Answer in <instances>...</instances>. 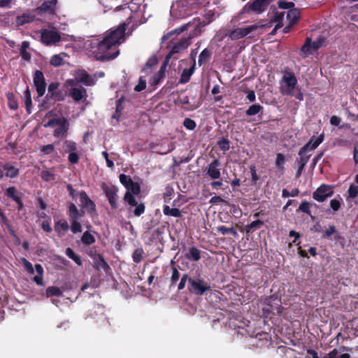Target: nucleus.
<instances>
[{"label": "nucleus", "mask_w": 358, "mask_h": 358, "mask_svg": "<svg viewBox=\"0 0 358 358\" xmlns=\"http://www.w3.org/2000/svg\"><path fill=\"white\" fill-rule=\"evenodd\" d=\"M125 31L126 24H120L107 31L101 39L92 40L90 45L96 59L104 62L116 58L120 53L117 47L124 41Z\"/></svg>", "instance_id": "obj_1"}, {"label": "nucleus", "mask_w": 358, "mask_h": 358, "mask_svg": "<svg viewBox=\"0 0 358 358\" xmlns=\"http://www.w3.org/2000/svg\"><path fill=\"white\" fill-rule=\"evenodd\" d=\"M123 200L127 204V217H140L145 211V206L143 202H138L134 195H138L141 192V187L138 182L130 181L126 187Z\"/></svg>", "instance_id": "obj_2"}, {"label": "nucleus", "mask_w": 358, "mask_h": 358, "mask_svg": "<svg viewBox=\"0 0 358 358\" xmlns=\"http://www.w3.org/2000/svg\"><path fill=\"white\" fill-rule=\"evenodd\" d=\"M215 13L211 10L206 12L202 18L195 17L188 23L183 24L179 29V32L187 30L189 27L192 28V36H199L202 31V28L210 24L214 20Z\"/></svg>", "instance_id": "obj_3"}, {"label": "nucleus", "mask_w": 358, "mask_h": 358, "mask_svg": "<svg viewBox=\"0 0 358 358\" xmlns=\"http://www.w3.org/2000/svg\"><path fill=\"white\" fill-rule=\"evenodd\" d=\"M187 289L193 294L202 296L211 289L210 283L199 275L189 279Z\"/></svg>", "instance_id": "obj_4"}, {"label": "nucleus", "mask_w": 358, "mask_h": 358, "mask_svg": "<svg viewBox=\"0 0 358 358\" xmlns=\"http://www.w3.org/2000/svg\"><path fill=\"white\" fill-rule=\"evenodd\" d=\"M273 0H253L248 2L243 8V14L259 15L264 13Z\"/></svg>", "instance_id": "obj_5"}, {"label": "nucleus", "mask_w": 358, "mask_h": 358, "mask_svg": "<svg viewBox=\"0 0 358 358\" xmlns=\"http://www.w3.org/2000/svg\"><path fill=\"white\" fill-rule=\"evenodd\" d=\"M271 23L269 24H255L251 26H248L246 27L243 28H236L235 29L231 30L228 34L229 37L233 40H238L241 38H244L245 36H248L251 32L259 29V28H264L266 27H270Z\"/></svg>", "instance_id": "obj_6"}, {"label": "nucleus", "mask_w": 358, "mask_h": 358, "mask_svg": "<svg viewBox=\"0 0 358 358\" xmlns=\"http://www.w3.org/2000/svg\"><path fill=\"white\" fill-rule=\"evenodd\" d=\"M139 8L140 5L133 2L132 1L129 3L116 6L115 10L118 11L123 10L126 14L129 15L126 22L122 23L126 24L127 27L132 22L133 19L138 18L140 17V14L138 13Z\"/></svg>", "instance_id": "obj_7"}, {"label": "nucleus", "mask_w": 358, "mask_h": 358, "mask_svg": "<svg viewBox=\"0 0 358 358\" xmlns=\"http://www.w3.org/2000/svg\"><path fill=\"white\" fill-rule=\"evenodd\" d=\"M61 41V36L57 31L43 29L41 31V41L45 45H55Z\"/></svg>", "instance_id": "obj_8"}, {"label": "nucleus", "mask_w": 358, "mask_h": 358, "mask_svg": "<svg viewBox=\"0 0 358 358\" xmlns=\"http://www.w3.org/2000/svg\"><path fill=\"white\" fill-rule=\"evenodd\" d=\"M57 0H44L43 2L38 6L35 11L38 15H56L57 10Z\"/></svg>", "instance_id": "obj_9"}, {"label": "nucleus", "mask_w": 358, "mask_h": 358, "mask_svg": "<svg viewBox=\"0 0 358 358\" xmlns=\"http://www.w3.org/2000/svg\"><path fill=\"white\" fill-rule=\"evenodd\" d=\"M264 303L268 306L266 309L268 312H272L274 314H277L278 315H280L283 310V307L281 305V300L278 299L277 296L274 295L267 296L264 301Z\"/></svg>", "instance_id": "obj_10"}, {"label": "nucleus", "mask_w": 358, "mask_h": 358, "mask_svg": "<svg viewBox=\"0 0 358 358\" xmlns=\"http://www.w3.org/2000/svg\"><path fill=\"white\" fill-rule=\"evenodd\" d=\"M34 85L36 87L38 96L44 95L46 89V83L43 73L41 71L36 70L34 74Z\"/></svg>", "instance_id": "obj_11"}, {"label": "nucleus", "mask_w": 358, "mask_h": 358, "mask_svg": "<svg viewBox=\"0 0 358 358\" xmlns=\"http://www.w3.org/2000/svg\"><path fill=\"white\" fill-rule=\"evenodd\" d=\"M334 194L332 187L330 185H322L313 194L315 200L323 202L327 197L331 196Z\"/></svg>", "instance_id": "obj_12"}, {"label": "nucleus", "mask_w": 358, "mask_h": 358, "mask_svg": "<svg viewBox=\"0 0 358 358\" xmlns=\"http://www.w3.org/2000/svg\"><path fill=\"white\" fill-rule=\"evenodd\" d=\"M220 162L217 159L213 160L205 169V175L211 180H217L221 177Z\"/></svg>", "instance_id": "obj_13"}, {"label": "nucleus", "mask_w": 358, "mask_h": 358, "mask_svg": "<svg viewBox=\"0 0 358 358\" xmlns=\"http://www.w3.org/2000/svg\"><path fill=\"white\" fill-rule=\"evenodd\" d=\"M80 201L82 208L85 210L90 215L96 213V205L94 202L88 196L85 191H82L80 194Z\"/></svg>", "instance_id": "obj_14"}, {"label": "nucleus", "mask_w": 358, "mask_h": 358, "mask_svg": "<svg viewBox=\"0 0 358 358\" xmlns=\"http://www.w3.org/2000/svg\"><path fill=\"white\" fill-rule=\"evenodd\" d=\"M192 31L189 34V36L187 38H182L179 40L177 43H176L172 47L171 50L168 53L167 55H170V57L176 54L179 53L181 51L186 50L189 45L191 44V39L194 36H192Z\"/></svg>", "instance_id": "obj_15"}, {"label": "nucleus", "mask_w": 358, "mask_h": 358, "mask_svg": "<svg viewBox=\"0 0 358 358\" xmlns=\"http://www.w3.org/2000/svg\"><path fill=\"white\" fill-rule=\"evenodd\" d=\"M76 80L78 83L84 84L86 86H93L96 83L94 76L90 75L85 70H78L76 74Z\"/></svg>", "instance_id": "obj_16"}, {"label": "nucleus", "mask_w": 358, "mask_h": 358, "mask_svg": "<svg viewBox=\"0 0 358 358\" xmlns=\"http://www.w3.org/2000/svg\"><path fill=\"white\" fill-rule=\"evenodd\" d=\"M6 196L10 199H11L13 201H14L17 204V209L20 211L24 208V203L22 199V193H19L17 191V189L15 187H9L6 189Z\"/></svg>", "instance_id": "obj_17"}, {"label": "nucleus", "mask_w": 358, "mask_h": 358, "mask_svg": "<svg viewBox=\"0 0 358 358\" xmlns=\"http://www.w3.org/2000/svg\"><path fill=\"white\" fill-rule=\"evenodd\" d=\"M35 12V10H27L22 15H17L15 18V25L21 27L34 22L36 20Z\"/></svg>", "instance_id": "obj_18"}, {"label": "nucleus", "mask_w": 358, "mask_h": 358, "mask_svg": "<svg viewBox=\"0 0 358 358\" xmlns=\"http://www.w3.org/2000/svg\"><path fill=\"white\" fill-rule=\"evenodd\" d=\"M103 189L108 200L111 208L114 210L117 209L118 208V204L117 202V188L115 186H106L103 188Z\"/></svg>", "instance_id": "obj_19"}, {"label": "nucleus", "mask_w": 358, "mask_h": 358, "mask_svg": "<svg viewBox=\"0 0 358 358\" xmlns=\"http://www.w3.org/2000/svg\"><path fill=\"white\" fill-rule=\"evenodd\" d=\"M287 88L282 90V92L287 95H293V90L297 85V79L293 73H289L283 76Z\"/></svg>", "instance_id": "obj_20"}, {"label": "nucleus", "mask_w": 358, "mask_h": 358, "mask_svg": "<svg viewBox=\"0 0 358 358\" xmlns=\"http://www.w3.org/2000/svg\"><path fill=\"white\" fill-rule=\"evenodd\" d=\"M310 143H306L299 151V158L296 159L298 164L306 165L308 162L311 154L310 152Z\"/></svg>", "instance_id": "obj_21"}, {"label": "nucleus", "mask_w": 358, "mask_h": 358, "mask_svg": "<svg viewBox=\"0 0 358 358\" xmlns=\"http://www.w3.org/2000/svg\"><path fill=\"white\" fill-rule=\"evenodd\" d=\"M93 268L96 271H100L103 269L106 273H108L110 268L108 263L104 259V257L102 255H98L93 259Z\"/></svg>", "instance_id": "obj_22"}, {"label": "nucleus", "mask_w": 358, "mask_h": 358, "mask_svg": "<svg viewBox=\"0 0 358 358\" xmlns=\"http://www.w3.org/2000/svg\"><path fill=\"white\" fill-rule=\"evenodd\" d=\"M264 224V222L262 220H257L252 222L250 224L245 225L243 228H241L240 231L241 232H245L248 235H250L261 229Z\"/></svg>", "instance_id": "obj_23"}, {"label": "nucleus", "mask_w": 358, "mask_h": 358, "mask_svg": "<svg viewBox=\"0 0 358 358\" xmlns=\"http://www.w3.org/2000/svg\"><path fill=\"white\" fill-rule=\"evenodd\" d=\"M69 96L76 101L79 102L87 97V90L84 87H73L70 90Z\"/></svg>", "instance_id": "obj_24"}, {"label": "nucleus", "mask_w": 358, "mask_h": 358, "mask_svg": "<svg viewBox=\"0 0 358 358\" xmlns=\"http://www.w3.org/2000/svg\"><path fill=\"white\" fill-rule=\"evenodd\" d=\"M85 211L83 210H78L77 206L73 203H71L69 206L68 215L70 221L78 220L84 216Z\"/></svg>", "instance_id": "obj_25"}, {"label": "nucleus", "mask_w": 358, "mask_h": 358, "mask_svg": "<svg viewBox=\"0 0 358 358\" xmlns=\"http://www.w3.org/2000/svg\"><path fill=\"white\" fill-rule=\"evenodd\" d=\"M196 61L195 59H193L192 65L188 69H184L180 75V78L179 80V83L185 84L188 83L190 80L191 76L194 73L195 71Z\"/></svg>", "instance_id": "obj_26"}, {"label": "nucleus", "mask_w": 358, "mask_h": 358, "mask_svg": "<svg viewBox=\"0 0 358 358\" xmlns=\"http://www.w3.org/2000/svg\"><path fill=\"white\" fill-rule=\"evenodd\" d=\"M185 257L190 262H198L201 258V251L195 246H192L189 248Z\"/></svg>", "instance_id": "obj_27"}, {"label": "nucleus", "mask_w": 358, "mask_h": 358, "mask_svg": "<svg viewBox=\"0 0 358 358\" xmlns=\"http://www.w3.org/2000/svg\"><path fill=\"white\" fill-rule=\"evenodd\" d=\"M213 51L211 49L208 48H205L201 51L199 55L198 64L199 66L206 65L208 63L212 57Z\"/></svg>", "instance_id": "obj_28"}, {"label": "nucleus", "mask_w": 358, "mask_h": 358, "mask_svg": "<svg viewBox=\"0 0 358 358\" xmlns=\"http://www.w3.org/2000/svg\"><path fill=\"white\" fill-rule=\"evenodd\" d=\"M2 168L4 171H6L5 176L7 178H15L18 176L20 173L19 169L15 167L10 163H6L3 164Z\"/></svg>", "instance_id": "obj_29"}, {"label": "nucleus", "mask_w": 358, "mask_h": 358, "mask_svg": "<svg viewBox=\"0 0 358 358\" xmlns=\"http://www.w3.org/2000/svg\"><path fill=\"white\" fill-rule=\"evenodd\" d=\"M69 129V123L66 118L63 117V121L54 131V136L56 138H59V136H66L67 134V131Z\"/></svg>", "instance_id": "obj_30"}, {"label": "nucleus", "mask_w": 358, "mask_h": 358, "mask_svg": "<svg viewBox=\"0 0 358 358\" xmlns=\"http://www.w3.org/2000/svg\"><path fill=\"white\" fill-rule=\"evenodd\" d=\"M301 16V10L299 8H294L289 10L287 14V18L290 25H294L299 20Z\"/></svg>", "instance_id": "obj_31"}, {"label": "nucleus", "mask_w": 358, "mask_h": 358, "mask_svg": "<svg viewBox=\"0 0 358 358\" xmlns=\"http://www.w3.org/2000/svg\"><path fill=\"white\" fill-rule=\"evenodd\" d=\"M69 229L68 222L64 220H60L55 222V230L59 235H64Z\"/></svg>", "instance_id": "obj_32"}, {"label": "nucleus", "mask_w": 358, "mask_h": 358, "mask_svg": "<svg viewBox=\"0 0 358 358\" xmlns=\"http://www.w3.org/2000/svg\"><path fill=\"white\" fill-rule=\"evenodd\" d=\"M171 264L172 266L171 269V275L170 277V287H173L176 285L178 280L180 279V278H181V276L178 269L176 267L175 262L173 261H171Z\"/></svg>", "instance_id": "obj_33"}, {"label": "nucleus", "mask_w": 358, "mask_h": 358, "mask_svg": "<svg viewBox=\"0 0 358 358\" xmlns=\"http://www.w3.org/2000/svg\"><path fill=\"white\" fill-rule=\"evenodd\" d=\"M35 270L37 275L33 278V280L34 282H36V285H42L44 273L43 268L40 264H35Z\"/></svg>", "instance_id": "obj_34"}, {"label": "nucleus", "mask_w": 358, "mask_h": 358, "mask_svg": "<svg viewBox=\"0 0 358 358\" xmlns=\"http://www.w3.org/2000/svg\"><path fill=\"white\" fill-rule=\"evenodd\" d=\"M163 213L166 216H172L174 217H182V213L178 208H171L169 206H167V205L164 206Z\"/></svg>", "instance_id": "obj_35"}, {"label": "nucleus", "mask_w": 358, "mask_h": 358, "mask_svg": "<svg viewBox=\"0 0 358 358\" xmlns=\"http://www.w3.org/2000/svg\"><path fill=\"white\" fill-rule=\"evenodd\" d=\"M263 110L264 107L262 105L259 103H255L249 106V108L245 111V114L248 116H252L259 113L262 114Z\"/></svg>", "instance_id": "obj_36"}, {"label": "nucleus", "mask_w": 358, "mask_h": 358, "mask_svg": "<svg viewBox=\"0 0 358 358\" xmlns=\"http://www.w3.org/2000/svg\"><path fill=\"white\" fill-rule=\"evenodd\" d=\"M65 254L69 258L72 259L78 266H81L83 264L80 256L76 254L71 248H67L66 249Z\"/></svg>", "instance_id": "obj_37"}, {"label": "nucleus", "mask_w": 358, "mask_h": 358, "mask_svg": "<svg viewBox=\"0 0 358 358\" xmlns=\"http://www.w3.org/2000/svg\"><path fill=\"white\" fill-rule=\"evenodd\" d=\"M324 134L322 133L318 137L313 136L308 143H310V150L316 149L324 141Z\"/></svg>", "instance_id": "obj_38"}, {"label": "nucleus", "mask_w": 358, "mask_h": 358, "mask_svg": "<svg viewBox=\"0 0 358 358\" xmlns=\"http://www.w3.org/2000/svg\"><path fill=\"white\" fill-rule=\"evenodd\" d=\"M29 48V43L28 41H25L22 43L20 52L22 59L25 61H29L31 59V54L27 51Z\"/></svg>", "instance_id": "obj_39"}, {"label": "nucleus", "mask_w": 358, "mask_h": 358, "mask_svg": "<svg viewBox=\"0 0 358 358\" xmlns=\"http://www.w3.org/2000/svg\"><path fill=\"white\" fill-rule=\"evenodd\" d=\"M6 98L8 100V106L10 110H15L18 108V102L13 92H8L6 94Z\"/></svg>", "instance_id": "obj_40"}, {"label": "nucleus", "mask_w": 358, "mask_h": 358, "mask_svg": "<svg viewBox=\"0 0 358 358\" xmlns=\"http://www.w3.org/2000/svg\"><path fill=\"white\" fill-rule=\"evenodd\" d=\"M24 96L27 112L28 113V114H30L31 113L32 101L31 92L29 89V87H27L24 92Z\"/></svg>", "instance_id": "obj_41"}, {"label": "nucleus", "mask_w": 358, "mask_h": 358, "mask_svg": "<svg viewBox=\"0 0 358 358\" xmlns=\"http://www.w3.org/2000/svg\"><path fill=\"white\" fill-rule=\"evenodd\" d=\"M81 241L83 244L85 245H90L95 243V238L89 231H85L81 237Z\"/></svg>", "instance_id": "obj_42"}, {"label": "nucleus", "mask_w": 358, "mask_h": 358, "mask_svg": "<svg viewBox=\"0 0 358 358\" xmlns=\"http://www.w3.org/2000/svg\"><path fill=\"white\" fill-rule=\"evenodd\" d=\"M63 149L64 152H72L76 151L77 144L73 141L66 140L63 143Z\"/></svg>", "instance_id": "obj_43"}, {"label": "nucleus", "mask_w": 358, "mask_h": 358, "mask_svg": "<svg viewBox=\"0 0 358 358\" xmlns=\"http://www.w3.org/2000/svg\"><path fill=\"white\" fill-rule=\"evenodd\" d=\"M336 227L335 225H329L322 233V238L323 239L331 240L334 234H336Z\"/></svg>", "instance_id": "obj_44"}, {"label": "nucleus", "mask_w": 358, "mask_h": 358, "mask_svg": "<svg viewBox=\"0 0 358 358\" xmlns=\"http://www.w3.org/2000/svg\"><path fill=\"white\" fill-rule=\"evenodd\" d=\"M217 232L222 235L232 234L234 236H237V231L234 227H227L224 225L220 226L217 228Z\"/></svg>", "instance_id": "obj_45"}, {"label": "nucleus", "mask_w": 358, "mask_h": 358, "mask_svg": "<svg viewBox=\"0 0 358 358\" xmlns=\"http://www.w3.org/2000/svg\"><path fill=\"white\" fill-rule=\"evenodd\" d=\"M40 176L45 182L53 181L56 179L55 174L48 169L41 171Z\"/></svg>", "instance_id": "obj_46"}, {"label": "nucleus", "mask_w": 358, "mask_h": 358, "mask_svg": "<svg viewBox=\"0 0 358 358\" xmlns=\"http://www.w3.org/2000/svg\"><path fill=\"white\" fill-rule=\"evenodd\" d=\"M331 240H334L335 243L339 245L341 248H344L345 245V237L337 229Z\"/></svg>", "instance_id": "obj_47"}, {"label": "nucleus", "mask_w": 358, "mask_h": 358, "mask_svg": "<svg viewBox=\"0 0 358 358\" xmlns=\"http://www.w3.org/2000/svg\"><path fill=\"white\" fill-rule=\"evenodd\" d=\"M311 206H312V203H310L306 201H304L300 204V206H299V208L296 210V211L304 213L308 215L309 216H310L312 218H313V217L311 215L310 210V208Z\"/></svg>", "instance_id": "obj_48"}, {"label": "nucleus", "mask_w": 358, "mask_h": 358, "mask_svg": "<svg viewBox=\"0 0 358 358\" xmlns=\"http://www.w3.org/2000/svg\"><path fill=\"white\" fill-rule=\"evenodd\" d=\"M164 78L165 76L157 71L152 76L149 83L151 85L156 86L160 84Z\"/></svg>", "instance_id": "obj_49"}, {"label": "nucleus", "mask_w": 358, "mask_h": 358, "mask_svg": "<svg viewBox=\"0 0 358 358\" xmlns=\"http://www.w3.org/2000/svg\"><path fill=\"white\" fill-rule=\"evenodd\" d=\"M143 254H144V251H143V248H136L134 251L133 255H132L133 261L137 264L140 263L143 260Z\"/></svg>", "instance_id": "obj_50"}, {"label": "nucleus", "mask_w": 358, "mask_h": 358, "mask_svg": "<svg viewBox=\"0 0 358 358\" xmlns=\"http://www.w3.org/2000/svg\"><path fill=\"white\" fill-rule=\"evenodd\" d=\"M62 292L61 289L58 287H56V286L48 287L46 289V295L48 297H51V296H59L62 295Z\"/></svg>", "instance_id": "obj_51"}, {"label": "nucleus", "mask_w": 358, "mask_h": 358, "mask_svg": "<svg viewBox=\"0 0 358 358\" xmlns=\"http://www.w3.org/2000/svg\"><path fill=\"white\" fill-rule=\"evenodd\" d=\"M217 144L220 150L224 152L230 149V141L227 138H222L217 141Z\"/></svg>", "instance_id": "obj_52"}, {"label": "nucleus", "mask_w": 358, "mask_h": 358, "mask_svg": "<svg viewBox=\"0 0 358 358\" xmlns=\"http://www.w3.org/2000/svg\"><path fill=\"white\" fill-rule=\"evenodd\" d=\"M63 63V58L59 55H54L51 57L50 60V64L55 67L62 66Z\"/></svg>", "instance_id": "obj_53"}, {"label": "nucleus", "mask_w": 358, "mask_h": 358, "mask_svg": "<svg viewBox=\"0 0 358 358\" xmlns=\"http://www.w3.org/2000/svg\"><path fill=\"white\" fill-rule=\"evenodd\" d=\"M278 8L280 9H293L294 8V3L292 1H287L286 0H279L278 1Z\"/></svg>", "instance_id": "obj_54"}, {"label": "nucleus", "mask_w": 358, "mask_h": 358, "mask_svg": "<svg viewBox=\"0 0 358 358\" xmlns=\"http://www.w3.org/2000/svg\"><path fill=\"white\" fill-rule=\"evenodd\" d=\"M71 230L74 234L80 233L82 231V226L78 220L71 221Z\"/></svg>", "instance_id": "obj_55"}, {"label": "nucleus", "mask_w": 358, "mask_h": 358, "mask_svg": "<svg viewBox=\"0 0 358 358\" xmlns=\"http://www.w3.org/2000/svg\"><path fill=\"white\" fill-rule=\"evenodd\" d=\"M164 229H165V227L164 226H162V227H158L156 229H155L152 231V238H150V240L151 241L159 240L161 236L164 234Z\"/></svg>", "instance_id": "obj_56"}, {"label": "nucleus", "mask_w": 358, "mask_h": 358, "mask_svg": "<svg viewBox=\"0 0 358 358\" xmlns=\"http://www.w3.org/2000/svg\"><path fill=\"white\" fill-rule=\"evenodd\" d=\"M311 49V40L309 38L306 39L305 43L301 48V52L306 56Z\"/></svg>", "instance_id": "obj_57"}, {"label": "nucleus", "mask_w": 358, "mask_h": 358, "mask_svg": "<svg viewBox=\"0 0 358 358\" xmlns=\"http://www.w3.org/2000/svg\"><path fill=\"white\" fill-rule=\"evenodd\" d=\"M285 162V157L282 153H278L276 155L275 166L278 169H283V164Z\"/></svg>", "instance_id": "obj_58"}, {"label": "nucleus", "mask_w": 358, "mask_h": 358, "mask_svg": "<svg viewBox=\"0 0 358 358\" xmlns=\"http://www.w3.org/2000/svg\"><path fill=\"white\" fill-rule=\"evenodd\" d=\"M183 125L186 129L189 130H194L196 127L195 121L188 117L185 119Z\"/></svg>", "instance_id": "obj_59"}, {"label": "nucleus", "mask_w": 358, "mask_h": 358, "mask_svg": "<svg viewBox=\"0 0 358 358\" xmlns=\"http://www.w3.org/2000/svg\"><path fill=\"white\" fill-rule=\"evenodd\" d=\"M22 262L24 265V269L31 275H33L35 272L34 268L31 262H29L27 259L22 258Z\"/></svg>", "instance_id": "obj_60"}, {"label": "nucleus", "mask_w": 358, "mask_h": 358, "mask_svg": "<svg viewBox=\"0 0 358 358\" xmlns=\"http://www.w3.org/2000/svg\"><path fill=\"white\" fill-rule=\"evenodd\" d=\"M299 194V189H293L291 192H289L287 189H284L282 192V196L284 198H287L289 196H297Z\"/></svg>", "instance_id": "obj_61"}, {"label": "nucleus", "mask_w": 358, "mask_h": 358, "mask_svg": "<svg viewBox=\"0 0 358 358\" xmlns=\"http://www.w3.org/2000/svg\"><path fill=\"white\" fill-rule=\"evenodd\" d=\"M189 278H190L189 277V275L187 273H184L180 278V282L178 285V289L182 290L185 287L187 281L189 282Z\"/></svg>", "instance_id": "obj_62"}, {"label": "nucleus", "mask_w": 358, "mask_h": 358, "mask_svg": "<svg viewBox=\"0 0 358 358\" xmlns=\"http://www.w3.org/2000/svg\"><path fill=\"white\" fill-rule=\"evenodd\" d=\"M66 96V92L63 90H57L53 95L50 96L55 101H63Z\"/></svg>", "instance_id": "obj_63"}, {"label": "nucleus", "mask_w": 358, "mask_h": 358, "mask_svg": "<svg viewBox=\"0 0 358 358\" xmlns=\"http://www.w3.org/2000/svg\"><path fill=\"white\" fill-rule=\"evenodd\" d=\"M348 194L350 198H356L358 196V187L355 185H350L348 189Z\"/></svg>", "instance_id": "obj_64"}]
</instances>
